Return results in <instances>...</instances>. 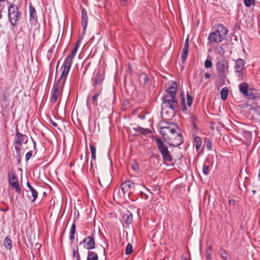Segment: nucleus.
<instances>
[{
	"label": "nucleus",
	"mask_w": 260,
	"mask_h": 260,
	"mask_svg": "<svg viewBox=\"0 0 260 260\" xmlns=\"http://www.w3.org/2000/svg\"><path fill=\"white\" fill-rule=\"evenodd\" d=\"M99 96V93H97L96 94L93 95L92 98V101L93 102H95V101H96L97 100V99H98V97Z\"/></svg>",
	"instance_id": "nucleus-46"
},
{
	"label": "nucleus",
	"mask_w": 260,
	"mask_h": 260,
	"mask_svg": "<svg viewBox=\"0 0 260 260\" xmlns=\"http://www.w3.org/2000/svg\"><path fill=\"white\" fill-rule=\"evenodd\" d=\"M182 111H185L186 110V106L185 105H182Z\"/></svg>",
	"instance_id": "nucleus-56"
},
{
	"label": "nucleus",
	"mask_w": 260,
	"mask_h": 260,
	"mask_svg": "<svg viewBox=\"0 0 260 260\" xmlns=\"http://www.w3.org/2000/svg\"><path fill=\"white\" fill-rule=\"evenodd\" d=\"M64 85L62 84H59V83L56 82L53 87V94L51 99V102L52 103H55L59 95L61 93Z\"/></svg>",
	"instance_id": "nucleus-12"
},
{
	"label": "nucleus",
	"mask_w": 260,
	"mask_h": 260,
	"mask_svg": "<svg viewBox=\"0 0 260 260\" xmlns=\"http://www.w3.org/2000/svg\"><path fill=\"white\" fill-rule=\"evenodd\" d=\"M187 102L188 106H190L192 103V97L189 94L187 95Z\"/></svg>",
	"instance_id": "nucleus-40"
},
{
	"label": "nucleus",
	"mask_w": 260,
	"mask_h": 260,
	"mask_svg": "<svg viewBox=\"0 0 260 260\" xmlns=\"http://www.w3.org/2000/svg\"><path fill=\"white\" fill-rule=\"evenodd\" d=\"M21 16V13L18 12V8L11 4L8 11L9 20L11 24L13 26L16 25Z\"/></svg>",
	"instance_id": "nucleus-4"
},
{
	"label": "nucleus",
	"mask_w": 260,
	"mask_h": 260,
	"mask_svg": "<svg viewBox=\"0 0 260 260\" xmlns=\"http://www.w3.org/2000/svg\"><path fill=\"white\" fill-rule=\"evenodd\" d=\"M168 138L165 141L172 146H178L183 142V137L177 130H175Z\"/></svg>",
	"instance_id": "nucleus-5"
},
{
	"label": "nucleus",
	"mask_w": 260,
	"mask_h": 260,
	"mask_svg": "<svg viewBox=\"0 0 260 260\" xmlns=\"http://www.w3.org/2000/svg\"><path fill=\"white\" fill-rule=\"evenodd\" d=\"M211 248L209 247L206 251V257L208 259H210L211 258Z\"/></svg>",
	"instance_id": "nucleus-41"
},
{
	"label": "nucleus",
	"mask_w": 260,
	"mask_h": 260,
	"mask_svg": "<svg viewBox=\"0 0 260 260\" xmlns=\"http://www.w3.org/2000/svg\"><path fill=\"white\" fill-rule=\"evenodd\" d=\"M217 74L218 77L224 80L229 72V62L226 60H221L217 62Z\"/></svg>",
	"instance_id": "nucleus-6"
},
{
	"label": "nucleus",
	"mask_w": 260,
	"mask_h": 260,
	"mask_svg": "<svg viewBox=\"0 0 260 260\" xmlns=\"http://www.w3.org/2000/svg\"><path fill=\"white\" fill-rule=\"evenodd\" d=\"M105 78L104 72L103 71L99 70L94 76L92 78V85L94 88L100 85Z\"/></svg>",
	"instance_id": "nucleus-11"
},
{
	"label": "nucleus",
	"mask_w": 260,
	"mask_h": 260,
	"mask_svg": "<svg viewBox=\"0 0 260 260\" xmlns=\"http://www.w3.org/2000/svg\"><path fill=\"white\" fill-rule=\"evenodd\" d=\"M194 146L197 151L199 150L202 146V141L201 138L199 137H196L194 139Z\"/></svg>",
	"instance_id": "nucleus-23"
},
{
	"label": "nucleus",
	"mask_w": 260,
	"mask_h": 260,
	"mask_svg": "<svg viewBox=\"0 0 260 260\" xmlns=\"http://www.w3.org/2000/svg\"><path fill=\"white\" fill-rule=\"evenodd\" d=\"M123 219L126 224H131L133 219L132 214L129 211H127L126 213H124Z\"/></svg>",
	"instance_id": "nucleus-18"
},
{
	"label": "nucleus",
	"mask_w": 260,
	"mask_h": 260,
	"mask_svg": "<svg viewBox=\"0 0 260 260\" xmlns=\"http://www.w3.org/2000/svg\"><path fill=\"white\" fill-rule=\"evenodd\" d=\"M134 129L136 132H139L140 133L143 135L147 134L149 132V130L148 128H144L139 126L134 128Z\"/></svg>",
	"instance_id": "nucleus-25"
},
{
	"label": "nucleus",
	"mask_w": 260,
	"mask_h": 260,
	"mask_svg": "<svg viewBox=\"0 0 260 260\" xmlns=\"http://www.w3.org/2000/svg\"><path fill=\"white\" fill-rule=\"evenodd\" d=\"M4 245L7 249H10L12 248V241L11 239L6 237L4 240Z\"/></svg>",
	"instance_id": "nucleus-27"
},
{
	"label": "nucleus",
	"mask_w": 260,
	"mask_h": 260,
	"mask_svg": "<svg viewBox=\"0 0 260 260\" xmlns=\"http://www.w3.org/2000/svg\"><path fill=\"white\" fill-rule=\"evenodd\" d=\"M90 149L91 153V157L92 159H95L96 155H95V152H96V148L94 146H93L92 144H90Z\"/></svg>",
	"instance_id": "nucleus-32"
},
{
	"label": "nucleus",
	"mask_w": 260,
	"mask_h": 260,
	"mask_svg": "<svg viewBox=\"0 0 260 260\" xmlns=\"http://www.w3.org/2000/svg\"><path fill=\"white\" fill-rule=\"evenodd\" d=\"M21 145L15 144V149L18 153H19L20 151H21V148H20Z\"/></svg>",
	"instance_id": "nucleus-44"
},
{
	"label": "nucleus",
	"mask_w": 260,
	"mask_h": 260,
	"mask_svg": "<svg viewBox=\"0 0 260 260\" xmlns=\"http://www.w3.org/2000/svg\"><path fill=\"white\" fill-rule=\"evenodd\" d=\"M80 40H79L76 44L75 46L73 48V49L72 50V53L76 54L77 53V51L78 50V49L79 48V44Z\"/></svg>",
	"instance_id": "nucleus-38"
},
{
	"label": "nucleus",
	"mask_w": 260,
	"mask_h": 260,
	"mask_svg": "<svg viewBox=\"0 0 260 260\" xmlns=\"http://www.w3.org/2000/svg\"><path fill=\"white\" fill-rule=\"evenodd\" d=\"M188 47H189L188 40L186 39L185 41V44H184L183 48L188 49Z\"/></svg>",
	"instance_id": "nucleus-48"
},
{
	"label": "nucleus",
	"mask_w": 260,
	"mask_h": 260,
	"mask_svg": "<svg viewBox=\"0 0 260 260\" xmlns=\"http://www.w3.org/2000/svg\"><path fill=\"white\" fill-rule=\"evenodd\" d=\"M188 53V49L183 48L181 54V59L182 62H184L187 58V55Z\"/></svg>",
	"instance_id": "nucleus-30"
},
{
	"label": "nucleus",
	"mask_w": 260,
	"mask_h": 260,
	"mask_svg": "<svg viewBox=\"0 0 260 260\" xmlns=\"http://www.w3.org/2000/svg\"><path fill=\"white\" fill-rule=\"evenodd\" d=\"M212 66V62L210 60L207 59L205 62V67L206 68H209Z\"/></svg>",
	"instance_id": "nucleus-39"
},
{
	"label": "nucleus",
	"mask_w": 260,
	"mask_h": 260,
	"mask_svg": "<svg viewBox=\"0 0 260 260\" xmlns=\"http://www.w3.org/2000/svg\"><path fill=\"white\" fill-rule=\"evenodd\" d=\"M197 73H196L195 74H194V78H197Z\"/></svg>",
	"instance_id": "nucleus-59"
},
{
	"label": "nucleus",
	"mask_w": 260,
	"mask_h": 260,
	"mask_svg": "<svg viewBox=\"0 0 260 260\" xmlns=\"http://www.w3.org/2000/svg\"><path fill=\"white\" fill-rule=\"evenodd\" d=\"M119 2L122 5H124L126 2V0H119Z\"/></svg>",
	"instance_id": "nucleus-53"
},
{
	"label": "nucleus",
	"mask_w": 260,
	"mask_h": 260,
	"mask_svg": "<svg viewBox=\"0 0 260 260\" xmlns=\"http://www.w3.org/2000/svg\"><path fill=\"white\" fill-rule=\"evenodd\" d=\"M76 54L71 53L66 58L64 62L68 63L69 64L72 65L73 62V59L75 56Z\"/></svg>",
	"instance_id": "nucleus-28"
},
{
	"label": "nucleus",
	"mask_w": 260,
	"mask_h": 260,
	"mask_svg": "<svg viewBox=\"0 0 260 260\" xmlns=\"http://www.w3.org/2000/svg\"><path fill=\"white\" fill-rule=\"evenodd\" d=\"M9 183L10 185L16 190L17 193H21V188L17 178L14 173H10L9 174Z\"/></svg>",
	"instance_id": "nucleus-10"
},
{
	"label": "nucleus",
	"mask_w": 260,
	"mask_h": 260,
	"mask_svg": "<svg viewBox=\"0 0 260 260\" xmlns=\"http://www.w3.org/2000/svg\"><path fill=\"white\" fill-rule=\"evenodd\" d=\"M29 19L31 22H37V13L35 8L31 6H29Z\"/></svg>",
	"instance_id": "nucleus-17"
},
{
	"label": "nucleus",
	"mask_w": 260,
	"mask_h": 260,
	"mask_svg": "<svg viewBox=\"0 0 260 260\" xmlns=\"http://www.w3.org/2000/svg\"><path fill=\"white\" fill-rule=\"evenodd\" d=\"M175 130L180 131L179 128L173 123H167L166 125L161 126L160 128V133L163 136L165 140L170 136Z\"/></svg>",
	"instance_id": "nucleus-7"
},
{
	"label": "nucleus",
	"mask_w": 260,
	"mask_h": 260,
	"mask_svg": "<svg viewBox=\"0 0 260 260\" xmlns=\"http://www.w3.org/2000/svg\"><path fill=\"white\" fill-rule=\"evenodd\" d=\"M255 91L253 88H249V89L246 91V93L244 95L248 97L249 99H252L254 98V95L253 93V91Z\"/></svg>",
	"instance_id": "nucleus-26"
},
{
	"label": "nucleus",
	"mask_w": 260,
	"mask_h": 260,
	"mask_svg": "<svg viewBox=\"0 0 260 260\" xmlns=\"http://www.w3.org/2000/svg\"><path fill=\"white\" fill-rule=\"evenodd\" d=\"M177 84L172 82L167 87L166 93L162 98L161 115L164 119L170 120L175 115L177 111L176 100Z\"/></svg>",
	"instance_id": "nucleus-1"
},
{
	"label": "nucleus",
	"mask_w": 260,
	"mask_h": 260,
	"mask_svg": "<svg viewBox=\"0 0 260 260\" xmlns=\"http://www.w3.org/2000/svg\"><path fill=\"white\" fill-rule=\"evenodd\" d=\"M87 260H98V254L92 251H89L87 256Z\"/></svg>",
	"instance_id": "nucleus-24"
},
{
	"label": "nucleus",
	"mask_w": 260,
	"mask_h": 260,
	"mask_svg": "<svg viewBox=\"0 0 260 260\" xmlns=\"http://www.w3.org/2000/svg\"><path fill=\"white\" fill-rule=\"evenodd\" d=\"M228 94H229L228 88L227 87H223L220 91L221 99L222 100H225L227 99Z\"/></svg>",
	"instance_id": "nucleus-22"
},
{
	"label": "nucleus",
	"mask_w": 260,
	"mask_h": 260,
	"mask_svg": "<svg viewBox=\"0 0 260 260\" xmlns=\"http://www.w3.org/2000/svg\"><path fill=\"white\" fill-rule=\"evenodd\" d=\"M156 142L157 148L162 155L164 161L166 162L172 161V156L168 150V147L160 139H156Z\"/></svg>",
	"instance_id": "nucleus-3"
},
{
	"label": "nucleus",
	"mask_w": 260,
	"mask_h": 260,
	"mask_svg": "<svg viewBox=\"0 0 260 260\" xmlns=\"http://www.w3.org/2000/svg\"><path fill=\"white\" fill-rule=\"evenodd\" d=\"M88 16L86 10L84 8L82 9V25L83 26L82 34L84 35L86 31V29L87 26Z\"/></svg>",
	"instance_id": "nucleus-14"
},
{
	"label": "nucleus",
	"mask_w": 260,
	"mask_h": 260,
	"mask_svg": "<svg viewBox=\"0 0 260 260\" xmlns=\"http://www.w3.org/2000/svg\"><path fill=\"white\" fill-rule=\"evenodd\" d=\"M3 100H4V101H7V98H6V96L5 95L4 96V98H3Z\"/></svg>",
	"instance_id": "nucleus-57"
},
{
	"label": "nucleus",
	"mask_w": 260,
	"mask_h": 260,
	"mask_svg": "<svg viewBox=\"0 0 260 260\" xmlns=\"http://www.w3.org/2000/svg\"><path fill=\"white\" fill-rule=\"evenodd\" d=\"M25 138H26V136L23 135L19 132L17 131L14 141L15 144L21 145L22 143L25 140Z\"/></svg>",
	"instance_id": "nucleus-16"
},
{
	"label": "nucleus",
	"mask_w": 260,
	"mask_h": 260,
	"mask_svg": "<svg viewBox=\"0 0 260 260\" xmlns=\"http://www.w3.org/2000/svg\"><path fill=\"white\" fill-rule=\"evenodd\" d=\"M133 251V246L131 244H128L125 249V253L126 254H129L131 253Z\"/></svg>",
	"instance_id": "nucleus-33"
},
{
	"label": "nucleus",
	"mask_w": 260,
	"mask_h": 260,
	"mask_svg": "<svg viewBox=\"0 0 260 260\" xmlns=\"http://www.w3.org/2000/svg\"><path fill=\"white\" fill-rule=\"evenodd\" d=\"M77 252H78V249L77 250L76 249H74L73 251V255L74 257H77Z\"/></svg>",
	"instance_id": "nucleus-50"
},
{
	"label": "nucleus",
	"mask_w": 260,
	"mask_h": 260,
	"mask_svg": "<svg viewBox=\"0 0 260 260\" xmlns=\"http://www.w3.org/2000/svg\"><path fill=\"white\" fill-rule=\"evenodd\" d=\"M132 168L135 170V171H136L139 168V167H138V164L134 162L132 165Z\"/></svg>",
	"instance_id": "nucleus-45"
},
{
	"label": "nucleus",
	"mask_w": 260,
	"mask_h": 260,
	"mask_svg": "<svg viewBox=\"0 0 260 260\" xmlns=\"http://www.w3.org/2000/svg\"><path fill=\"white\" fill-rule=\"evenodd\" d=\"M139 80L141 83H143L144 84H145L147 83V82L148 81L147 76L145 73L141 74L140 75Z\"/></svg>",
	"instance_id": "nucleus-31"
},
{
	"label": "nucleus",
	"mask_w": 260,
	"mask_h": 260,
	"mask_svg": "<svg viewBox=\"0 0 260 260\" xmlns=\"http://www.w3.org/2000/svg\"><path fill=\"white\" fill-rule=\"evenodd\" d=\"M237 76L241 79H243V70L236 71Z\"/></svg>",
	"instance_id": "nucleus-37"
},
{
	"label": "nucleus",
	"mask_w": 260,
	"mask_h": 260,
	"mask_svg": "<svg viewBox=\"0 0 260 260\" xmlns=\"http://www.w3.org/2000/svg\"><path fill=\"white\" fill-rule=\"evenodd\" d=\"M82 242L85 244L84 247L87 249H93L95 247V242L94 238L92 237L89 236L85 238Z\"/></svg>",
	"instance_id": "nucleus-15"
},
{
	"label": "nucleus",
	"mask_w": 260,
	"mask_h": 260,
	"mask_svg": "<svg viewBox=\"0 0 260 260\" xmlns=\"http://www.w3.org/2000/svg\"><path fill=\"white\" fill-rule=\"evenodd\" d=\"M218 52L220 54L223 55L224 54L223 48L221 47H219L218 48Z\"/></svg>",
	"instance_id": "nucleus-47"
},
{
	"label": "nucleus",
	"mask_w": 260,
	"mask_h": 260,
	"mask_svg": "<svg viewBox=\"0 0 260 260\" xmlns=\"http://www.w3.org/2000/svg\"><path fill=\"white\" fill-rule=\"evenodd\" d=\"M206 147L208 150H211L212 149V143L209 141H208L206 144Z\"/></svg>",
	"instance_id": "nucleus-43"
},
{
	"label": "nucleus",
	"mask_w": 260,
	"mask_h": 260,
	"mask_svg": "<svg viewBox=\"0 0 260 260\" xmlns=\"http://www.w3.org/2000/svg\"><path fill=\"white\" fill-rule=\"evenodd\" d=\"M182 260H187V259L185 257H182Z\"/></svg>",
	"instance_id": "nucleus-61"
},
{
	"label": "nucleus",
	"mask_w": 260,
	"mask_h": 260,
	"mask_svg": "<svg viewBox=\"0 0 260 260\" xmlns=\"http://www.w3.org/2000/svg\"><path fill=\"white\" fill-rule=\"evenodd\" d=\"M253 110H254V111H256L258 113L260 114V108L258 107H254L252 109Z\"/></svg>",
	"instance_id": "nucleus-49"
},
{
	"label": "nucleus",
	"mask_w": 260,
	"mask_h": 260,
	"mask_svg": "<svg viewBox=\"0 0 260 260\" xmlns=\"http://www.w3.org/2000/svg\"><path fill=\"white\" fill-rule=\"evenodd\" d=\"M202 78H203V77H202V76H201V80L199 81V84H200L201 83V82H201V80H202Z\"/></svg>",
	"instance_id": "nucleus-60"
},
{
	"label": "nucleus",
	"mask_w": 260,
	"mask_h": 260,
	"mask_svg": "<svg viewBox=\"0 0 260 260\" xmlns=\"http://www.w3.org/2000/svg\"><path fill=\"white\" fill-rule=\"evenodd\" d=\"M245 64V62L242 59L239 58L237 59L236 61V64L235 66L236 71L243 70L244 69Z\"/></svg>",
	"instance_id": "nucleus-19"
},
{
	"label": "nucleus",
	"mask_w": 260,
	"mask_h": 260,
	"mask_svg": "<svg viewBox=\"0 0 260 260\" xmlns=\"http://www.w3.org/2000/svg\"><path fill=\"white\" fill-rule=\"evenodd\" d=\"M220 254L221 256V257L225 259H226L228 258V253L223 249H220Z\"/></svg>",
	"instance_id": "nucleus-35"
},
{
	"label": "nucleus",
	"mask_w": 260,
	"mask_h": 260,
	"mask_svg": "<svg viewBox=\"0 0 260 260\" xmlns=\"http://www.w3.org/2000/svg\"><path fill=\"white\" fill-rule=\"evenodd\" d=\"M228 32V29L223 25L219 24L216 30L209 34L208 40L210 43H220L225 39Z\"/></svg>",
	"instance_id": "nucleus-2"
},
{
	"label": "nucleus",
	"mask_w": 260,
	"mask_h": 260,
	"mask_svg": "<svg viewBox=\"0 0 260 260\" xmlns=\"http://www.w3.org/2000/svg\"><path fill=\"white\" fill-rule=\"evenodd\" d=\"M71 64H69L68 63H67L64 62L63 65L62 66L61 69L62 70L61 74L60 76V77L59 78V80L57 81L56 82L59 83V84L60 85H64L66 78L68 76L69 73L70 72L71 67Z\"/></svg>",
	"instance_id": "nucleus-9"
},
{
	"label": "nucleus",
	"mask_w": 260,
	"mask_h": 260,
	"mask_svg": "<svg viewBox=\"0 0 260 260\" xmlns=\"http://www.w3.org/2000/svg\"><path fill=\"white\" fill-rule=\"evenodd\" d=\"M112 177L109 172H103L99 177V182L102 187H107L111 183Z\"/></svg>",
	"instance_id": "nucleus-8"
},
{
	"label": "nucleus",
	"mask_w": 260,
	"mask_h": 260,
	"mask_svg": "<svg viewBox=\"0 0 260 260\" xmlns=\"http://www.w3.org/2000/svg\"><path fill=\"white\" fill-rule=\"evenodd\" d=\"M239 90L244 95L247 90L249 89V86L247 83H243L239 85Z\"/></svg>",
	"instance_id": "nucleus-21"
},
{
	"label": "nucleus",
	"mask_w": 260,
	"mask_h": 260,
	"mask_svg": "<svg viewBox=\"0 0 260 260\" xmlns=\"http://www.w3.org/2000/svg\"><path fill=\"white\" fill-rule=\"evenodd\" d=\"M27 186L29 188L30 191L31 192L32 196L33 197V199L32 201H35L36 198L38 197V192L37 190L30 184L29 182H27L26 183Z\"/></svg>",
	"instance_id": "nucleus-20"
},
{
	"label": "nucleus",
	"mask_w": 260,
	"mask_h": 260,
	"mask_svg": "<svg viewBox=\"0 0 260 260\" xmlns=\"http://www.w3.org/2000/svg\"><path fill=\"white\" fill-rule=\"evenodd\" d=\"M210 74L209 73H206L205 74V78L206 79H208L209 78H210Z\"/></svg>",
	"instance_id": "nucleus-51"
},
{
	"label": "nucleus",
	"mask_w": 260,
	"mask_h": 260,
	"mask_svg": "<svg viewBox=\"0 0 260 260\" xmlns=\"http://www.w3.org/2000/svg\"><path fill=\"white\" fill-rule=\"evenodd\" d=\"M245 5L247 7H250L254 3V0H243Z\"/></svg>",
	"instance_id": "nucleus-34"
},
{
	"label": "nucleus",
	"mask_w": 260,
	"mask_h": 260,
	"mask_svg": "<svg viewBox=\"0 0 260 260\" xmlns=\"http://www.w3.org/2000/svg\"><path fill=\"white\" fill-rule=\"evenodd\" d=\"M51 124H52V125H53L54 126H57V124H56L55 122H54V121H51Z\"/></svg>",
	"instance_id": "nucleus-54"
},
{
	"label": "nucleus",
	"mask_w": 260,
	"mask_h": 260,
	"mask_svg": "<svg viewBox=\"0 0 260 260\" xmlns=\"http://www.w3.org/2000/svg\"><path fill=\"white\" fill-rule=\"evenodd\" d=\"M76 260H80V256L79 252H77Z\"/></svg>",
	"instance_id": "nucleus-55"
},
{
	"label": "nucleus",
	"mask_w": 260,
	"mask_h": 260,
	"mask_svg": "<svg viewBox=\"0 0 260 260\" xmlns=\"http://www.w3.org/2000/svg\"><path fill=\"white\" fill-rule=\"evenodd\" d=\"M229 203L230 205H234L235 204V201L234 200H230L229 201Z\"/></svg>",
	"instance_id": "nucleus-52"
},
{
	"label": "nucleus",
	"mask_w": 260,
	"mask_h": 260,
	"mask_svg": "<svg viewBox=\"0 0 260 260\" xmlns=\"http://www.w3.org/2000/svg\"><path fill=\"white\" fill-rule=\"evenodd\" d=\"M135 183L130 180H127L121 184V189L123 195L127 193L128 196L131 189L134 188Z\"/></svg>",
	"instance_id": "nucleus-13"
},
{
	"label": "nucleus",
	"mask_w": 260,
	"mask_h": 260,
	"mask_svg": "<svg viewBox=\"0 0 260 260\" xmlns=\"http://www.w3.org/2000/svg\"><path fill=\"white\" fill-rule=\"evenodd\" d=\"M203 172L205 175H208L209 173V166L207 165H204L203 166Z\"/></svg>",
	"instance_id": "nucleus-36"
},
{
	"label": "nucleus",
	"mask_w": 260,
	"mask_h": 260,
	"mask_svg": "<svg viewBox=\"0 0 260 260\" xmlns=\"http://www.w3.org/2000/svg\"><path fill=\"white\" fill-rule=\"evenodd\" d=\"M75 231H76V225L75 224H73L72 226H71V229L70 230V239L71 240V241H73L74 240V239L75 238V237H74V234L75 233Z\"/></svg>",
	"instance_id": "nucleus-29"
},
{
	"label": "nucleus",
	"mask_w": 260,
	"mask_h": 260,
	"mask_svg": "<svg viewBox=\"0 0 260 260\" xmlns=\"http://www.w3.org/2000/svg\"><path fill=\"white\" fill-rule=\"evenodd\" d=\"M256 190H255V189H253V190H252V192H253V194H255V192H256Z\"/></svg>",
	"instance_id": "nucleus-58"
},
{
	"label": "nucleus",
	"mask_w": 260,
	"mask_h": 260,
	"mask_svg": "<svg viewBox=\"0 0 260 260\" xmlns=\"http://www.w3.org/2000/svg\"><path fill=\"white\" fill-rule=\"evenodd\" d=\"M32 155V151L28 152L26 154V155H25V159H26V160L27 161L28 160H29L30 159V158L31 157Z\"/></svg>",
	"instance_id": "nucleus-42"
}]
</instances>
